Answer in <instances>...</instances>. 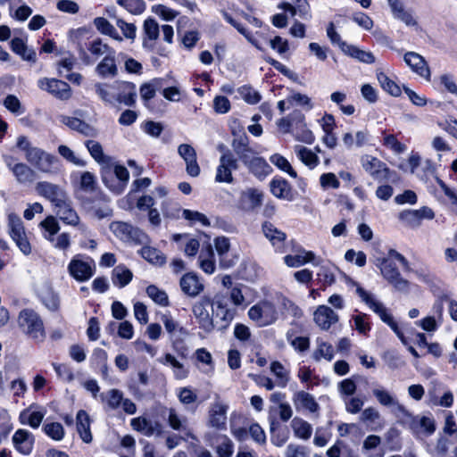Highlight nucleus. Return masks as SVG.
I'll list each match as a JSON object with an SVG mask.
<instances>
[{
  "label": "nucleus",
  "mask_w": 457,
  "mask_h": 457,
  "mask_svg": "<svg viewBox=\"0 0 457 457\" xmlns=\"http://www.w3.org/2000/svg\"><path fill=\"white\" fill-rule=\"evenodd\" d=\"M17 147L25 154L28 162L44 173H54L58 170L59 160L56 156L33 146L25 136H19Z\"/></svg>",
  "instance_id": "nucleus-1"
},
{
  "label": "nucleus",
  "mask_w": 457,
  "mask_h": 457,
  "mask_svg": "<svg viewBox=\"0 0 457 457\" xmlns=\"http://www.w3.org/2000/svg\"><path fill=\"white\" fill-rule=\"evenodd\" d=\"M18 326L23 334L35 342H43L46 337L44 321L33 309H23L18 315Z\"/></svg>",
  "instance_id": "nucleus-2"
},
{
  "label": "nucleus",
  "mask_w": 457,
  "mask_h": 457,
  "mask_svg": "<svg viewBox=\"0 0 457 457\" xmlns=\"http://www.w3.org/2000/svg\"><path fill=\"white\" fill-rule=\"evenodd\" d=\"M356 293L361 301L364 302L370 310L377 313L382 321L386 323L394 330L397 337L403 342V335L402 331L398 328V325L394 320L393 317L387 312V310L384 304L377 300L372 294L369 293L361 287H357Z\"/></svg>",
  "instance_id": "nucleus-3"
},
{
  "label": "nucleus",
  "mask_w": 457,
  "mask_h": 457,
  "mask_svg": "<svg viewBox=\"0 0 457 457\" xmlns=\"http://www.w3.org/2000/svg\"><path fill=\"white\" fill-rule=\"evenodd\" d=\"M248 317L258 327L263 328L278 320V312L271 302L261 301L248 310Z\"/></svg>",
  "instance_id": "nucleus-4"
},
{
  "label": "nucleus",
  "mask_w": 457,
  "mask_h": 457,
  "mask_svg": "<svg viewBox=\"0 0 457 457\" xmlns=\"http://www.w3.org/2000/svg\"><path fill=\"white\" fill-rule=\"evenodd\" d=\"M382 276L397 290L407 292L408 280L403 278L395 264L387 258H378L375 262Z\"/></svg>",
  "instance_id": "nucleus-5"
},
{
  "label": "nucleus",
  "mask_w": 457,
  "mask_h": 457,
  "mask_svg": "<svg viewBox=\"0 0 457 457\" xmlns=\"http://www.w3.org/2000/svg\"><path fill=\"white\" fill-rule=\"evenodd\" d=\"M9 234L19 249L25 254L31 253V245L27 238L21 219L15 213L8 215Z\"/></svg>",
  "instance_id": "nucleus-6"
},
{
  "label": "nucleus",
  "mask_w": 457,
  "mask_h": 457,
  "mask_svg": "<svg viewBox=\"0 0 457 457\" xmlns=\"http://www.w3.org/2000/svg\"><path fill=\"white\" fill-rule=\"evenodd\" d=\"M95 269L92 260L84 259L80 255L74 256L68 265L69 274L79 282L90 279L95 273Z\"/></svg>",
  "instance_id": "nucleus-7"
},
{
  "label": "nucleus",
  "mask_w": 457,
  "mask_h": 457,
  "mask_svg": "<svg viewBox=\"0 0 457 457\" xmlns=\"http://www.w3.org/2000/svg\"><path fill=\"white\" fill-rule=\"evenodd\" d=\"M238 169V162L234 154L226 150L220 157L217 167L215 181L219 183L231 184L234 181L232 171Z\"/></svg>",
  "instance_id": "nucleus-8"
},
{
  "label": "nucleus",
  "mask_w": 457,
  "mask_h": 457,
  "mask_svg": "<svg viewBox=\"0 0 457 457\" xmlns=\"http://www.w3.org/2000/svg\"><path fill=\"white\" fill-rule=\"evenodd\" d=\"M109 228L115 237L124 242L138 244L145 238V234L143 231L127 222L113 221Z\"/></svg>",
  "instance_id": "nucleus-9"
},
{
  "label": "nucleus",
  "mask_w": 457,
  "mask_h": 457,
  "mask_svg": "<svg viewBox=\"0 0 457 457\" xmlns=\"http://www.w3.org/2000/svg\"><path fill=\"white\" fill-rule=\"evenodd\" d=\"M212 306V298L208 295L202 296L192 306V312L199 326L209 332L213 329V320L209 308Z\"/></svg>",
  "instance_id": "nucleus-10"
},
{
  "label": "nucleus",
  "mask_w": 457,
  "mask_h": 457,
  "mask_svg": "<svg viewBox=\"0 0 457 457\" xmlns=\"http://www.w3.org/2000/svg\"><path fill=\"white\" fill-rule=\"evenodd\" d=\"M361 163L364 170L376 180H387L391 177L390 169L377 157L369 154L363 155L361 158Z\"/></svg>",
  "instance_id": "nucleus-11"
},
{
  "label": "nucleus",
  "mask_w": 457,
  "mask_h": 457,
  "mask_svg": "<svg viewBox=\"0 0 457 457\" xmlns=\"http://www.w3.org/2000/svg\"><path fill=\"white\" fill-rule=\"evenodd\" d=\"M436 421L432 416L417 415L410 422V429L418 439L430 436L436 431Z\"/></svg>",
  "instance_id": "nucleus-12"
},
{
  "label": "nucleus",
  "mask_w": 457,
  "mask_h": 457,
  "mask_svg": "<svg viewBox=\"0 0 457 457\" xmlns=\"http://www.w3.org/2000/svg\"><path fill=\"white\" fill-rule=\"evenodd\" d=\"M36 191L39 195L50 201L54 207L63 203V200L68 197L66 192L61 187L47 181L38 182L36 186Z\"/></svg>",
  "instance_id": "nucleus-13"
},
{
  "label": "nucleus",
  "mask_w": 457,
  "mask_h": 457,
  "mask_svg": "<svg viewBox=\"0 0 457 457\" xmlns=\"http://www.w3.org/2000/svg\"><path fill=\"white\" fill-rule=\"evenodd\" d=\"M38 87L61 100H67L71 96L70 85L62 80L56 79L45 78L39 79Z\"/></svg>",
  "instance_id": "nucleus-14"
},
{
  "label": "nucleus",
  "mask_w": 457,
  "mask_h": 457,
  "mask_svg": "<svg viewBox=\"0 0 457 457\" xmlns=\"http://www.w3.org/2000/svg\"><path fill=\"white\" fill-rule=\"evenodd\" d=\"M4 161L7 167L12 171V174L19 183H30L35 179L34 170L27 164L15 162L14 158L11 155H4Z\"/></svg>",
  "instance_id": "nucleus-15"
},
{
  "label": "nucleus",
  "mask_w": 457,
  "mask_h": 457,
  "mask_svg": "<svg viewBox=\"0 0 457 457\" xmlns=\"http://www.w3.org/2000/svg\"><path fill=\"white\" fill-rule=\"evenodd\" d=\"M403 60L417 75L425 79L427 81L431 80L430 69L422 55L416 52H407L403 56Z\"/></svg>",
  "instance_id": "nucleus-16"
},
{
  "label": "nucleus",
  "mask_w": 457,
  "mask_h": 457,
  "mask_svg": "<svg viewBox=\"0 0 457 457\" xmlns=\"http://www.w3.org/2000/svg\"><path fill=\"white\" fill-rule=\"evenodd\" d=\"M115 103L127 106H134L136 104V86L131 82L115 81Z\"/></svg>",
  "instance_id": "nucleus-17"
},
{
  "label": "nucleus",
  "mask_w": 457,
  "mask_h": 457,
  "mask_svg": "<svg viewBox=\"0 0 457 457\" xmlns=\"http://www.w3.org/2000/svg\"><path fill=\"white\" fill-rule=\"evenodd\" d=\"M179 286L182 292L189 297L197 296L204 288L203 282L194 272L184 274L179 280Z\"/></svg>",
  "instance_id": "nucleus-18"
},
{
  "label": "nucleus",
  "mask_w": 457,
  "mask_h": 457,
  "mask_svg": "<svg viewBox=\"0 0 457 457\" xmlns=\"http://www.w3.org/2000/svg\"><path fill=\"white\" fill-rule=\"evenodd\" d=\"M179 154L186 162V170L191 177H197L200 174V167L196 161V153L192 145L181 144L178 148Z\"/></svg>",
  "instance_id": "nucleus-19"
},
{
  "label": "nucleus",
  "mask_w": 457,
  "mask_h": 457,
  "mask_svg": "<svg viewBox=\"0 0 457 457\" xmlns=\"http://www.w3.org/2000/svg\"><path fill=\"white\" fill-rule=\"evenodd\" d=\"M313 320L318 327L328 330L338 321V315L328 306L320 305L313 313Z\"/></svg>",
  "instance_id": "nucleus-20"
},
{
  "label": "nucleus",
  "mask_w": 457,
  "mask_h": 457,
  "mask_svg": "<svg viewBox=\"0 0 457 457\" xmlns=\"http://www.w3.org/2000/svg\"><path fill=\"white\" fill-rule=\"evenodd\" d=\"M56 214L64 223L71 226H79L81 229H86V226L80 224V220L76 211L71 207V202L68 197L63 200V203L58 204L56 207Z\"/></svg>",
  "instance_id": "nucleus-21"
},
{
  "label": "nucleus",
  "mask_w": 457,
  "mask_h": 457,
  "mask_svg": "<svg viewBox=\"0 0 457 457\" xmlns=\"http://www.w3.org/2000/svg\"><path fill=\"white\" fill-rule=\"evenodd\" d=\"M60 121L69 127L71 129L75 130L86 137H94L98 135V131L94 126L79 118L62 115L60 117Z\"/></svg>",
  "instance_id": "nucleus-22"
},
{
  "label": "nucleus",
  "mask_w": 457,
  "mask_h": 457,
  "mask_svg": "<svg viewBox=\"0 0 457 457\" xmlns=\"http://www.w3.org/2000/svg\"><path fill=\"white\" fill-rule=\"evenodd\" d=\"M12 444L15 449L21 454L28 455L34 445V436L26 429H18L12 436Z\"/></svg>",
  "instance_id": "nucleus-23"
},
{
  "label": "nucleus",
  "mask_w": 457,
  "mask_h": 457,
  "mask_svg": "<svg viewBox=\"0 0 457 457\" xmlns=\"http://www.w3.org/2000/svg\"><path fill=\"white\" fill-rule=\"evenodd\" d=\"M131 426L135 430L141 432L146 436L161 435L162 432V426L160 422L145 417L132 419Z\"/></svg>",
  "instance_id": "nucleus-24"
},
{
  "label": "nucleus",
  "mask_w": 457,
  "mask_h": 457,
  "mask_svg": "<svg viewBox=\"0 0 457 457\" xmlns=\"http://www.w3.org/2000/svg\"><path fill=\"white\" fill-rule=\"evenodd\" d=\"M96 73L102 78L115 77L118 69L115 62V51L105 55L96 67Z\"/></svg>",
  "instance_id": "nucleus-25"
},
{
  "label": "nucleus",
  "mask_w": 457,
  "mask_h": 457,
  "mask_svg": "<svg viewBox=\"0 0 457 457\" xmlns=\"http://www.w3.org/2000/svg\"><path fill=\"white\" fill-rule=\"evenodd\" d=\"M76 420L77 431L81 440L86 444L91 443L93 436L90 431V419L88 414L81 410L77 413Z\"/></svg>",
  "instance_id": "nucleus-26"
},
{
  "label": "nucleus",
  "mask_w": 457,
  "mask_h": 457,
  "mask_svg": "<svg viewBox=\"0 0 457 457\" xmlns=\"http://www.w3.org/2000/svg\"><path fill=\"white\" fill-rule=\"evenodd\" d=\"M342 46L343 53L345 54L354 58L361 62L370 64L376 62L375 56L370 51L360 49L359 47L350 44H342Z\"/></svg>",
  "instance_id": "nucleus-27"
},
{
  "label": "nucleus",
  "mask_w": 457,
  "mask_h": 457,
  "mask_svg": "<svg viewBox=\"0 0 457 457\" xmlns=\"http://www.w3.org/2000/svg\"><path fill=\"white\" fill-rule=\"evenodd\" d=\"M227 406L220 403H214L209 414V424L217 428H224L227 420Z\"/></svg>",
  "instance_id": "nucleus-28"
},
{
  "label": "nucleus",
  "mask_w": 457,
  "mask_h": 457,
  "mask_svg": "<svg viewBox=\"0 0 457 457\" xmlns=\"http://www.w3.org/2000/svg\"><path fill=\"white\" fill-rule=\"evenodd\" d=\"M265 237L273 246L281 247L287 238L286 233L277 228L272 223L266 221L262 227Z\"/></svg>",
  "instance_id": "nucleus-29"
},
{
  "label": "nucleus",
  "mask_w": 457,
  "mask_h": 457,
  "mask_svg": "<svg viewBox=\"0 0 457 457\" xmlns=\"http://www.w3.org/2000/svg\"><path fill=\"white\" fill-rule=\"evenodd\" d=\"M214 446L215 452L219 457H232L234 453V444L226 435H217L215 441L211 445Z\"/></svg>",
  "instance_id": "nucleus-30"
},
{
  "label": "nucleus",
  "mask_w": 457,
  "mask_h": 457,
  "mask_svg": "<svg viewBox=\"0 0 457 457\" xmlns=\"http://www.w3.org/2000/svg\"><path fill=\"white\" fill-rule=\"evenodd\" d=\"M314 258L315 254L313 252L303 249L296 254L286 255L284 257V262L288 267L298 268L304 265L305 263L312 262Z\"/></svg>",
  "instance_id": "nucleus-31"
},
{
  "label": "nucleus",
  "mask_w": 457,
  "mask_h": 457,
  "mask_svg": "<svg viewBox=\"0 0 457 457\" xmlns=\"http://www.w3.org/2000/svg\"><path fill=\"white\" fill-rule=\"evenodd\" d=\"M270 191L274 196L280 199H291V186L285 179H273L270 183Z\"/></svg>",
  "instance_id": "nucleus-32"
},
{
  "label": "nucleus",
  "mask_w": 457,
  "mask_h": 457,
  "mask_svg": "<svg viewBox=\"0 0 457 457\" xmlns=\"http://www.w3.org/2000/svg\"><path fill=\"white\" fill-rule=\"evenodd\" d=\"M294 151L297 158L310 169H314L320 162L318 155L303 145H295Z\"/></svg>",
  "instance_id": "nucleus-33"
},
{
  "label": "nucleus",
  "mask_w": 457,
  "mask_h": 457,
  "mask_svg": "<svg viewBox=\"0 0 457 457\" xmlns=\"http://www.w3.org/2000/svg\"><path fill=\"white\" fill-rule=\"evenodd\" d=\"M132 278V271L125 265H118L112 271V284L120 288L126 287Z\"/></svg>",
  "instance_id": "nucleus-34"
},
{
  "label": "nucleus",
  "mask_w": 457,
  "mask_h": 457,
  "mask_svg": "<svg viewBox=\"0 0 457 457\" xmlns=\"http://www.w3.org/2000/svg\"><path fill=\"white\" fill-rule=\"evenodd\" d=\"M199 266L202 270L207 274H212L215 271L214 253L211 245L203 248L199 255Z\"/></svg>",
  "instance_id": "nucleus-35"
},
{
  "label": "nucleus",
  "mask_w": 457,
  "mask_h": 457,
  "mask_svg": "<svg viewBox=\"0 0 457 457\" xmlns=\"http://www.w3.org/2000/svg\"><path fill=\"white\" fill-rule=\"evenodd\" d=\"M250 172L260 179L266 178L272 172L271 166L262 157H255L247 167Z\"/></svg>",
  "instance_id": "nucleus-36"
},
{
  "label": "nucleus",
  "mask_w": 457,
  "mask_h": 457,
  "mask_svg": "<svg viewBox=\"0 0 457 457\" xmlns=\"http://www.w3.org/2000/svg\"><path fill=\"white\" fill-rule=\"evenodd\" d=\"M369 131L367 129L359 130L353 136L352 133L347 132L343 136V143L347 148H352L353 146L361 147L363 146L369 140Z\"/></svg>",
  "instance_id": "nucleus-37"
},
{
  "label": "nucleus",
  "mask_w": 457,
  "mask_h": 457,
  "mask_svg": "<svg viewBox=\"0 0 457 457\" xmlns=\"http://www.w3.org/2000/svg\"><path fill=\"white\" fill-rule=\"evenodd\" d=\"M96 95L106 104L114 105L115 104V82L112 84L96 83L95 85Z\"/></svg>",
  "instance_id": "nucleus-38"
},
{
  "label": "nucleus",
  "mask_w": 457,
  "mask_h": 457,
  "mask_svg": "<svg viewBox=\"0 0 457 457\" xmlns=\"http://www.w3.org/2000/svg\"><path fill=\"white\" fill-rule=\"evenodd\" d=\"M45 413L40 411H34L32 408L22 411L20 414V421L24 425H29L33 428H37L41 424Z\"/></svg>",
  "instance_id": "nucleus-39"
},
{
  "label": "nucleus",
  "mask_w": 457,
  "mask_h": 457,
  "mask_svg": "<svg viewBox=\"0 0 457 457\" xmlns=\"http://www.w3.org/2000/svg\"><path fill=\"white\" fill-rule=\"evenodd\" d=\"M94 25L100 33L109 36L119 42L122 41V37L117 32L116 29L105 18H96L94 20Z\"/></svg>",
  "instance_id": "nucleus-40"
},
{
  "label": "nucleus",
  "mask_w": 457,
  "mask_h": 457,
  "mask_svg": "<svg viewBox=\"0 0 457 457\" xmlns=\"http://www.w3.org/2000/svg\"><path fill=\"white\" fill-rule=\"evenodd\" d=\"M141 256L148 262L154 265H162L166 262L165 255L158 249L151 246H144L139 251Z\"/></svg>",
  "instance_id": "nucleus-41"
},
{
  "label": "nucleus",
  "mask_w": 457,
  "mask_h": 457,
  "mask_svg": "<svg viewBox=\"0 0 457 457\" xmlns=\"http://www.w3.org/2000/svg\"><path fill=\"white\" fill-rule=\"evenodd\" d=\"M85 145L87 148L92 158L100 164H107L110 162V158L104 154L101 144L95 140H87L85 142Z\"/></svg>",
  "instance_id": "nucleus-42"
},
{
  "label": "nucleus",
  "mask_w": 457,
  "mask_h": 457,
  "mask_svg": "<svg viewBox=\"0 0 457 457\" xmlns=\"http://www.w3.org/2000/svg\"><path fill=\"white\" fill-rule=\"evenodd\" d=\"M291 426L295 436L303 440H307L311 437L312 428L307 421L299 418H295L292 420Z\"/></svg>",
  "instance_id": "nucleus-43"
},
{
  "label": "nucleus",
  "mask_w": 457,
  "mask_h": 457,
  "mask_svg": "<svg viewBox=\"0 0 457 457\" xmlns=\"http://www.w3.org/2000/svg\"><path fill=\"white\" fill-rule=\"evenodd\" d=\"M40 298L43 304L51 312H55L59 309L60 299L56 293L49 287H46L41 293Z\"/></svg>",
  "instance_id": "nucleus-44"
},
{
  "label": "nucleus",
  "mask_w": 457,
  "mask_h": 457,
  "mask_svg": "<svg viewBox=\"0 0 457 457\" xmlns=\"http://www.w3.org/2000/svg\"><path fill=\"white\" fill-rule=\"evenodd\" d=\"M87 50L96 58H99L103 55H108L111 52L115 51L107 44L104 43V41L99 37L95 38L94 40L88 43Z\"/></svg>",
  "instance_id": "nucleus-45"
},
{
  "label": "nucleus",
  "mask_w": 457,
  "mask_h": 457,
  "mask_svg": "<svg viewBox=\"0 0 457 457\" xmlns=\"http://www.w3.org/2000/svg\"><path fill=\"white\" fill-rule=\"evenodd\" d=\"M270 371L276 377L277 385L285 387L289 380V371L279 361L270 363Z\"/></svg>",
  "instance_id": "nucleus-46"
},
{
  "label": "nucleus",
  "mask_w": 457,
  "mask_h": 457,
  "mask_svg": "<svg viewBox=\"0 0 457 457\" xmlns=\"http://www.w3.org/2000/svg\"><path fill=\"white\" fill-rule=\"evenodd\" d=\"M11 48L12 50L20 54L24 60L28 61H35L36 54L35 52L29 50L24 41L21 38L15 37L11 41Z\"/></svg>",
  "instance_id": "nucleus-47"
},
{
  "label": "nucleus",
  "mask_w": 457,
  "mask_h": 457,
  "mask_svg": "<svg viewBox=\"0 0 457 457\" xmlns=\"http://www.w3.org/2000/svg\"><path fill=\"white\" fill-rule=\"evenodd\" d=\"M239 96L248 104H256L261 99V94L249 85H244L237 88Z\"/></svg>",
  "instance_id": "nucleus-48"
},
{
  "label": "nucleus",
  "mask_w": 457,
  "mask_h": 457,
  "mask_svg": "<svg viewBox=\"0 0 457 457\" xmlns=\"http://www.w3.org/2000/svg\"><path fill=\"white\" fill-rule=\"evenodd\" d=\"M334 356V349L333 346L318 338L317 339V349L313 353V358L316 361H320V359L324 358L328 361H331Z\"/></svg>",
  "instance_id": "nucleus-49"
},
{
  "label": "nucleus",
  "mask_w": 457,
  "mask_h": 457,
  "mask_svg": "<svg viewBox=\"0 0 457 457\" xmlns=\"http://www.w3.org/2000/svg\"><path fill=\"white\" fill-rule=\"evenodd\" d=\"M270 162L278 169L287 172L290 177L295 179L297 177L296 171L292 168L290 162L281 154H274L270 157Z\"/></svg>",
  "instance_id": "nucleus-50"
},
{
  "label": "nucleus",
  "mask_w": 457,
  "mask_h": 457,
  "mask_svg": "<svg viewBox=\"0 0 457 457\" xmlns=\"http://www.w3.org/2000/svg\"><path fill=\"white\" fill-rule=\"evenodd\" d=\"M377 79L381 87L393 96H398L401 94V89L393 80H391L384 72H377Z\"/></svg>",
  "instance_id": "nucleus-51"
},
{
  "label": "nucleus",
  "mask_w": 457,
  "mask_h": 457,
  "mask_svg": "<svg viewBox=\"0 0 457 457\" xmlns=\"http://www.w3.org/2000/svg\"><path fill=\"white\" fill-rule=\"evenodd\" d=\"M147 295L157 304L162 306L169 305V297L165 291L158 288L154 285L146 287Z\"/></svg>",
  "instance_id": "nucleus-52"
},
{
  "label": "nucleus",
  "mask_w": 457,
  "mask_h": 457,
  "mask_svg": "<svg viewBox=\"0 0 457 457\" xmlns=\"http://www.w3.org/2000/svg\"><path fill=\"white\" fill-rule=\"evenodd\" d=\"M40 226L47 234L45 237L49 241H54V236L60 230V226L54 216H48L40 222Z\"/></svg>",
  "instance_id": "nucleus-53"
},
{
  "label": "nucleus",
  "mask_w": 457,
  "mask_h": 457,
  "mask_svg": "<svg viewBox=\"0 0 457 457\" xmlns=\"http://www.w3.org/2000/svg\"><path fill=\"white\" fill-rule=\"evenodd\" d=\"M43 430L49 437L55 441H61L65 434L62 425L59 422L46 423Z\"/></svg>",
  "instance_id": "nucleus-54"
},
{
  "label": "nucleus",
  "mask_w": 457,
  "mask_h": 457,
  "mask_svg": "<svg viewBox=\"0 0 457 457\" xmlns=\"http://www.w3.org/2000/svg\"><path fill=\"white\" fill-rule=\"evenodd\" d=\"M117 4L133 14H140L145 9L143 0H117Z\"/></svg>",
  "instance_id": "nucleus-55"
},
{
  "label": "nucleus",
  "mask_w": 457,
  "mask_h": 457,
  "mask_svg": "<svg viewBox=\"0 0 457 457\" xmlns=\"http://www.w3.org/2000/svg\"><path fill=\"white\" fill-rule=\"evenodd\" d=\"M212 312L217 319H220L221 328H227L236 315L235 309L229 308L228 306L224 307V309L213 310Z\"/></svg>",
  "instance_id": "nucleus-56"
},
{
  "label": "nucleus",
  "mask_w": 457,
  "mask_h": 457,
  "mask_svg": "<svg viewBox=\"0 0 457 457\" xmlns=\"http://www.w3.org/2000/svg\"><path fill=\"white\" fill-rule=\"evenodd\" d=\"M158 87V80L154 79L150 82L144 83L139 89L140 96L145 101V104L147 105V102L154 97L156 88Z\"/></svg>",
  "instance_id": "nucleus-57"
},
{
  "label": "nucleus",
  "mask_w": 457,
  "mask_h": 457,
  "mask_svg": "<svg viewBox=\"0 0 457 457\" xmlns=\"http://www.w3.org/2000/svg\"><path fill=\"white\" fill-rule=\"evenodd\" d=\"M182 215L184 219L191 221L193 224L200 223L205 227L210 226L208 218L202 212L184 209Z\"/></svg>",
  "instance_id": "nucleus-58"
},
{
  "label": "nucleus",
  "mask_w": 457,
  "mask_h": 457,
  "mask_svg": "<svg viewBox=\"0 0 457 457\" xmlns=\"http://www.w3.org/2000/svg\"><path fill=\"white\" fill-rule=\"evenodd\" d=\"M383 145L396 154H403L406 151V145L399 142L394 135L385 136Z\"/></svg>",
  "instance_id": "nucleus-59"
},
{
  "label": "nucleus",
  "mask_w": 457,
  "mask_h": 457,
  "mask_svg": "<svg viewBox=\"0 0 457 457\" xmlns=\"http://www.w3.org/2000/svg\"><path fill=\"white\" fill-rule=\"evenodd\" d=\"M58 153L61 156H62L65 160H67L68 162L77 165V166H85L86 165V162L79 159V157H77L74 154V152L70 148L68 147L67 145H59L58 147Z\"/></svg>",
  "instance_id": "nucleus-60"
},
{
  "label": "nucleus",
  "mask_w": 457,
  "mask_h": 457,
  "mask_svg": "<svg viewBox=\"0 0 457 457\" xmlns=\"http://www.w3.org/2000/svg\"><path fill=\"white\" fill-rule=\"evenodd\" d=\"M396 20L401 21L403 22L407 27H411L416 29H419V22L417 18L414 15L413 11L410 9H405L400 13H398L396 16L394 17Z\"/></svg>",
  "instance_id": "nucleus-61"
},
{
  "label": "nucleus",
  "mask_w": 457,
  "mask_h": 457,
  "mask_svg": "<svg viewBox=\"0 0 457 457\" xmlns=\"http://www.w3.org/2000/svg\"><path fill=\"white\" fill-rule=\"evenodd\" d=\"M161 320L164 325L166 331L170 335L173 336L177 332H184L183 328L180 327L178 321H176L170 314H163Z\"/></svg>",
  "instance_id": "nucleus-62"
},
{
  "label": "nucleus",
  "mask_w": 457,
  "mask_h": 457,
  "mask_svg": "<svg viewBox=\"0 0 457 457\" xmlns=\"http://www.w3.org/2000/svg\"><path fill=\"white\" fill-rule=\"evenodd\" d=\"M4 104L7 110L16 115H21L24 112L20 100L13 95L7 96L4 101Z\"/></svg>",
  "instance_id": "nucleus-63"
},
{
  "label": "nucleus",
  "mask_w": 457,
  "mask_h": 457,
  "mask_svg": "<svg viewBox=\"0 0 457 457\" xmlns=\"http://www.w3.org/2000/svg\"><path fill=\"white\" fill-rule=\"evenodd\" d=\"M353 320L354 321V328L359 333L367 335L370 332V325L367 314L361 313L355 315Z\"/></svg>",
  "instance_id": "nucleus-64"
}]
</instances>
